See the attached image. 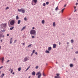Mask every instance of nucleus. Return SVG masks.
<instances>
[{
	"label": "nucleus",
	"instance_id": "obj_1",
	"mask_svg": "<svg viewBox=\"0 0 78 78\" xmlns=\"http://www.w3.org/2000/svg\"><path fill=\"white\" fill-rule=\"evenodd\" d=\"M30 34H34L36 35V31L34 30H32L30 32Z\"/></svg>",
	"mask_w": 78,
	"mask_h": 78
},
{
	"label": "nucleus",
	"instance_id": "obj_2",
	"mask_svg": "<svg viewBox=\"0 0 78 78\" xmlns=\"http://www.w3.org/2000/svg\"><path fill=\"white\" fill-rule=\"evenodd\" d=\"M36 75H38V78H41V76H42V74L41 73V72L39 71L38 72V73H37Z\"/></svg>",
	"mask_w": 78,
	"mask_h": 78
},
{
	"label": "nucleus",
	"instance_id": "obj_3",
	"mask_svg": "<svg viewBox=\"0 0 78 78\" xmlns=\"http://www.w3.org/2000/svg\"><path fill=\"white\" fill-rule=\"evenodd\" d=\"M18 11L19 12H22V13H25V11L24 9L22 8L20 9H18Z\"/></svg>",
	"mask_w": 78,
	"mask_h": 78
},
{
	"label": "nucleus",
	"instance_id": "obj_4",
	"mask_svg": "<svg viewBox=\"0 0 78 78\" xmlns=\"http://www.w3.org/2000/svg\"><path fill=\"white\" fill-rule=\"evenodd\" d=\"M37 0H32V5H35L36 3H37Z\"/></svg>",
	"mask_w": 78,
	"mask_h": 78
},
{
	"label": "nucleus",
	"instance_id": "obj_5",
	"mask_svg": "<svg viewBox=\"0 0 78 78\" xmlns=\"http://www.w3.org/2000/svg\"><path fill=\"white\" fill-rule=\"evenodd\" d=\"M15 23V20H12L10 22V24L11 25H14Z\"/></svg>",
	"mask_w": 78,
	"mask_h": 78
},
{
	"label": "nucleus",
	"instance_id": "obj_6",
	"mask_svg": "<svg viewBox=\"0 0 78 78\" xmlns=\"http://www.w3.org/2000/svg\"><path fill=\"white\" fill-rule=\"evenodd\" d=\"M7 25V24L6 23H5L4 24H1V27H6V25Z\"/></svg>",
	"mask_w": 78,
	"mask_h": 78
},
{
	"label": "nucleus",
	"instance_id": "obj_7",
	"mask_svg": "<svg viewBox=\"0 0 78 78\" xmlns=\"http://www.w3.org/2000/svg\"><path fill=\"white\" fill-rule=\"evenodd\" d=\"M28 60H29V59H28V58L27 57H25L24 58V61H28Z\"/></svg>",
	"mask_w": 78,
	"mask_h": 78
},
{
	"label": "nucleus",
	"instance_id": "obj_8",
	"mask_svg": "<svg viewBox=\"0 0 78 78\" xmlns=\"http://www.w3.org/2000/svg\"><path fill=\"white\" fill-rule=\"evenodd\" d=\"M56 44H53V48H56Z\"/></svg>",
	"mask_w": 78,
	"mask_h": 78
},
{
	"label": "nucleus",
	"instance_id": "obj_9",
	"mask_svg": "<svg viewBox=\"0 0 78 78\" xmlns=\"http://www.w3.org/2000/svg\"><path fill=\"white\" fill-rule=\"evenodd\" d=\"M32 75H33L34 76V75H36V73H35V72L33 71L32 73Z\"/></svg>",
	"mask_w": 78,
	"mask_h": 78
},
{
	"label": "nucleus",
	"instance_id": "obj_10",
	"mask_svg": "<svg viewBox=\"0 0 78 78\" xmlns=\"http://www.w3.org/2000/svg\"><path fill=\"white\" fill-rule=\"evenodd\" d=\"M1 60H2V63H3V61H4V57H2L1 59Z\"/></svg>",
	"mask_w": 78,
	"mask_h": 78
},
{
	"label": "nucleus",
	"instance_id": "obj_11",
	"mask_svg": "<svg viewBox=\"0 0 78 78\" xmlns=\"http://www.w3.org/2000/svg\"><path fill=\"white\" fill-rule=\"evenodd\" d=\"M26 28V27H24L21 30V31H22L23 30H25Z\"/></svg>",
	"mask_w": 78,
	"mask_h": 78
},
{
	"label": "nucleus",
	"instance_id": "obj_12",
	"mask_svg": "<svg viewBox=\"0 0 78 78\" xmlns=\"http://www.w3.org/2000/svg\"><path fill=\"white\" fill-rule=\"evenodd\" d=\"M48 50H49V51H50V50H51V47H49L48 48Z\"/></svg>",
	"mask_w": 78,
	"mask_h": 78
},
{
	"label": "nucleus",
	"instance_id": "obj_13",
	"mask_svg": "<svg viewBox=\"0 0 78 78\" xmlns=\"http://www.w3.org/2000/svg\"><path fill=\"white\" fill-rule=\"evenodd\" d=\"M4 75H5L4 74H2V75L0 76V77H1V78H3Z\"/></svg>",
	"mask_w": 78,
	"mask_h": 78
},
{
	"label": "nucleus",
	"instance_id": "obj_14",
	"mask_svg": "<svg viewBox=\"0 0 78 78\" xmlns=\"http://www.w3.org/2000/svg\"><path fill=\"white\" fill-rule=\"evenodd\" d=\"M42 23L43 24H44V23H45V21L44 20H42Z\"/></svg>",
	"mask_w": 78,
	"mask_h": 78
},
{
	"label": "nucleus",
	"instance_id": "obj_15",
	"mask_svg": "<svg viewBox=\"0 0 78 78\" xmlns=\"http://www.w3.org/2000/svg\"><path fill=\"white\" fill-rule=\"evenodd\" d=\"M14 27H11L10 28V30H13V29H14Z\"/></svg>",
	"mask_w": 78,
	"mask_h": 78
},
{
	"label": "nucleus",
	"instance_id": "obj_16",
	"mask_svg": "<svg viewBox=\"0 0 78 78\" xmlns=\"http://www.w3.org/2000/svg\"><path fill=\"white\" fill-rule=\"evenodd\" d=\"M21 22V21H20V20H19L18 21V24H20V23Z\"/></svg>",
	"mask_w": 78,
	"mask_h": 78
},
{
	"label": "nucleus",
	"instance_id": "obj_17",
	"mask_svg": "<svg viewBox=\"0 0 78 78\" xmlns=\"http://www.w3.org/2000/svg\"><path fill=\"white\" fill-rule=\"evenodd\" d=\"M55 78H61L59 76H55Z\"/></svg>",
	"mask_w": 78,
	"mask_h": 78
},
{
	"label": "nucleus",
	"instance_id": "obj_18",
	"mask_svg": "<svg viewBox=\"0 0 78 78\" xmlns=\"http://www.w3.org/2000/svg\"><path fill=\"white\" fill-rule=\"evenodd\" d=\"M1 33V32L0 31V37H1L3 35V34H0Z\"/></svg>",
	"mask_w": 78,
	"mask_h": 78
},
{
	"label": "nucleus",
	"instance_id": "obj_19",
	"mask_svg": "<svg viewBox=\"0 0 78 78\" xmlns=\"http://www.w3.org/2000/svg\"><path fill=\"white\" fill-rule=\"evenodd\" d=\"M16 20H18V19H19V16H16Z\"/></svg>",
	"mask_w": 78,
	"mask_h": 78
},
{
	"label": "nucleus",
	"instance_id": "obj_20",
	"mask_svg": "<svg viewBox=\"0 0 78 78\" xmlns=\"http://www.w3.org/2000/svg\"><path fill=\"white\" fill-rule=\"evenodd\" d=\"M64 9H63L62 10V11H61L62 13L63 12H64Z\"/></svg>",
	"mask_w": 78,
	"mask_h": 78
},
{
	"label": "nucleus",
	"instance_id": "obj_21",
	"mask_svg": "<svg viewBox=\"0 0 78 78\" xmlns=\"http://www.w3.org/2000/svg\"><path fill=\"white\" fill-rule=\"evenodd\" d=\"M18 71H20L21 70V68L20 67L18 69Z\"/></svg>",
	"mask_w": 78,
	"mask_h": 78
},
{
	"label": "nucleus",
	"instance_id": "obj_22",
	"mask_svg": "<svg viewBox=\"0 0 78 78\" xmlns=\"http://www.w3.org/2000/svg\"><path fill=\"white\" fill-rule=\"evenodd\" d=\"M30 66H29L28 67L27 69L26 70V71H27V70H28V69H30Z\"/></svg>",
	"mask_w": 78,
	"mask_h": 78
},
{
	"label": "nucleus",
	"instance_id": "obj_23",
	"mask_svg": "<svg viewBox=\"0 0 78 78\" xmlns=\"http://www.w3.org/2000/svg\"><path fill=\"white\" fill-rule=\"evenodd\" d=\"M73 66V64H70V66L71 67H72Z\"/></svg>",
	"mask_w": 78,
	"mask_h": 78
},
{
	"label": "nucleus",
	"instance_id": "obj_24",
	"mask_svg": "<svg viewBox=\"0 0 78 78\" xmlns=\"http://www.w3.org/2000/svg\"><path fill=\"white\" fill-rule=\"evenodd\" d=\"M55 25H56V24H55V23L54 22L53 23V27H55Z\"/></svg>",
	"mask_w": 78,
	"mask_h": 78
},
{
	"label": "nucleus",
	"instance_id": "obj_25",
	"mask_svg": "<svg viewBox=\"0 0 78 78\" xmlns=\"http://www.w3.org/2000/svg\"><path fill=\"white\" fill-rule=\"evenodd\" d=\"M45 52L47 53H50V52L48 51H47V50Z\"/></svg>",
	"mask_w": 78,
	"mask_h": 78
},
{
	"label": "nucleus",
	"instance_id": "obj_26",
	"mask_svg": "<svg viewBox=\"0 0 78 78\" xmlns=\"http://www.w3.org/2000/svg\"><path fill=\"white\" fill-rule=\"evenodd\" d=\"M12 72H13V69H12L11 70V73H12Z\"/></svg>",
	"mask_w": 78,
	"mask_h": 78
},
{
	"label": "nucleus",
	"instance_id": "obj_27",
	"mask_svg": "<svg viewBox=\"0 0 78 78\" xmlns=\"http://www.w3.org/2000/svg\"><path fill=\"white\" fill-rule=\"evenodd\" d=\"M58 7L57 6L55 8V10L56 11V10H58Z\"/></svg>",
	"mask_w": 78,
	"mask_h": 78
},
{
	"label": "nucleus",
	"instance_id": "obj_28",
	"mask_svg": "<svg viewBox=\"0 0 78 78\" xmlns=\"http://www.w3.org/2000/svg\"><path fill=\"white\" fill-rule=\"evenodd\" d=\"M31 45H32V44H30L27 47H31Z\"/></svg>",
	"mask_w": 78,
	"mask_h": 78
},
{
	"label": "nucleus",
	"instance_id": "obj_29",
	"mask_svg": "<svg viewBox=\"0 0 78 78\" xmlns=\"http://www.w3.org/2000/svg\"><path fill=\"white\" fill-rule=\"evenodd\" d=\"M46 5H48V4H49V2H46Z\"/></svg>",
	"mask_w": 78,
	"mask_h": 78
},
{
	"label": "nucleus",
	"instance_id": "obj_30",
	"mask_svg": "<svg viewBox=\"0 0 78 78\" xmlns=\"http://www.w3.org/2000/svg\"><path fill=\"white\" fill-rule=\"evenodd\" d=\"M56 75L57 76H59V74H57Z\"/></svg>",
	"mask_w": 78,
	"mask_h": 78
},
{
	"label": "nucleus",
	"instance_id": "obj_31",
	"mask_svg": "<svg viewBox=\"0 0 78 78\" xmlns=\"http://www.w3.org/2000/svg\"><path fill=\"white\" fill-rule=\"evenodd\" d=\"M71 43H73V40H71Z\"/></svg>",
	"mask_w": 78,
	"mask_h": 78
},
{
	"label": "nucleus",
	"instance_id": "obj_32",
	"mask_svg": "<svg viewBox=\"0 0 78 78\" xmlns=\"http://www.w3.org/2000/svg\"><path fill=\"white\" fill-rule=\"evenodd\" d=\"M43 6H45V5H46L45 4V3H43Z\"/></svg>",
	"mask_w": 78,
	"mask_h": 78
},
{
	"label": "nucleus",
	"instance_id": "obj_33",
	"mask_svg": "<svg viewBox=\"0 0 78 78\" xmlns=\"http://www.w3.org/2000/svg\"><path fill=\"white\" fill-rule=\"evenodd\" d=\"M39 67V66H37L36 67V68L37 69H38V68Z\"/></svg>",
	"mask_w": 78,
	"mask_h": 78
},
{
	"label": "nucleus",
	"instance_id": "obj_34",
	"mask_svg": "<svg viewBox=\"0 0 78 78\" xmlns=\"http://www.w3.org/2000/svg\"><path fill=\"white\" fill-rule=\"evenodd\" d=\"M35 51V50H34L33 51L32 53H34Z\"/></svg>",
	"mask_w": 78,
	"mask_h": 78
},
{
	"label": "nucleus",
	"instance_id": "obj_35",
	"mask_svg": "<svg viewBox=\"0 0 78 78\" xmlns=\"http://www.w3.org/2000/svg\"><path fill=\"white\" fill-rule=\"evenodd\" d=\"M24 20H25L26 21H27V18L25 17V18H24Z\"/></svg>",
	"mask_w": 78,
	"mask_h": 78
},
{
	"label": "nucleus",
	"instance_id": "obj_36",
	"mask_svg": "<svg viewBox=\"0 0 78 78\" xmlns=\"http://www.w3.org/2000/svg\"><path fill=\"white\" fill-rule=\"evenodd\" d=\"M9 9V7H7L6 8V9Z\"/></svg>",
	"mask_w": 78,
	"mask_h": 78
},
{
	"label": "nucleus",
	"instance_id": "obj_37",
	"mask_svg": "<svg viewBox=\"0 0 78 78\" xmlns=\"http://www.w3.org/2000/svg\"><path fill=\"white\" fill-rule=\"evenodd\" d=\"M2 32H5V30H1Z\"/></svg>",
	"mask_w": 78,
	"mask_h": 78
},
{
	"label": "nucleus",
	"instance_id": "obj_38",
	"mask_svg": "<svg viewBox=\"0 0 78 78\" xmlns=\"http://www.w3.org/2000/svg\"><path fill=\"white\" fill-rule=\"evenodd\" d=\"M35 55H37V52H36L35 53Z\"/></svg>",
	"mask_w": 78,
	"mask_h": 78
},
{
	"label": "nucleus",
	"instance_id": "obj_39",
	"mask_svg": "<svg viewBox=\"0 0 78 78\" xmlns=\"http://www.w3.org/2000/svg\"><path fill=\"white\" fill-rule=\"evenodd\" d=\"M66 6H67V5L66 4H65L64 6V8H65V7H66Z\"/></svg>",
	"mask_w": 78,
	"mask_h": 78
},
{
	"label": "nucleus",
	"instance_id": "obj_40",
	"mask_svg": "<svg viewBox=\"0 0 78 78\" xmlns=\"http://www.w3.org/2000/svg\"><path fill=\"white\" fill-rule=\"evenodd\" d=\"M43 75L44 76H45V75H44V72L43 73Z\"/></svg>",
	"mask_w": 78,
	"mask_h": 78
},
{
	"label": "nucleus",
	"instance_id": "obj_41",
	"mask_svg": "<svg viewBox=\"0 0 78 78\" xmlns=\"http://www.w3.org/2000/svg\"><path fill=\"white\" fill-rule=\"evenodd\" d=\"M32 38H34V37L33 36H32Z\"/></svg>",
	"mask_w": 78,
	"mask_h": 78
},
{
	"label": "nucleus",
	"instance_id": "obj_42",
	"mask_svg": "<svg viewBox=\"0 0 78 78\" xmlns=\"http://www.w3.org/2000/svg\"><path fill=\"white\" fill-rule=\"evenodd\" d=\"M75 53H76V54H78V51H77Z\"/></svg>",
	"mask_w": 78,
	"mask_h": 78
},
{
	"label": "nucleus",
	"instance_id": "obj_43",
	"mask_svg": "<svg viewBox=\"0 0 78 78\" xmlns=\"http://www.w3.org/2000/svg\"><path fill=\"white\" fill-rule=\"evenodd\" d=\"M3 67V66H2L1 67H0V69H2Z\"/></svg>",
	"mask_w": 78,
	"mask_h": 78
},
{
	"label": "nucleus",
	"instance_id": "obj_44",
	"mask_svg": "<svg viewBox=\"0 0 78 78\" xmlns=\"http://www.w3.org/2000/svg\"><path fill=\"white\" fill-rule=\"evenodd\" d=\"M8 62H9V60H8L7 61V62L8 63Z\"/></svg>",
	"mask_w": 78,
	"mask_h": 78
},
{
	"label": "nucleus",
	"instance_id": "obj_45",
	"mask_svg": "<svg viewBox=\"0 0 78 78\" xmlns=\"http://www.w3.org/2000/svg\"><path fill=\"white\" fill-rule=\"evenodd\" d=\"M7 36H9V34H7Z\"/></svg>",
	"mask_w": 78,
	"mask_h": 78
},
{
	"label": "nucleus",
	"instance_id": "obj_46",
	"mask_svg": "<svg viewBox=\"0 0 78 78\" xmlns=\"http://www.w3.org/2000/svg\"><path fill=\"white\" fill-rule=\"evenodd\" d=\"M78 5V3H76V5Z\"/></svg>",
	"mask_w": 78,
	"mask_h": 78
},
{
	"label": "nucleus",
	"instance_id": "obj_47",
	"mask_svg": "<svg viewBox=\"0 0 78 78\" xmlns=\"http://www.w3.org/2000/svg\"><path fill=\"white\" fill-rule=\"evenodd\" d=\"M12 38H11L10 39V41H12Z\"/></svg>",
	"mask_w": 78,
	"mask_h": 78
},
{
	"label": "nucleus",
	"instance_id": "obj_48",
	"mask_svg": "<svg viewBox=\"0 0 78 78\" xmlns=\"http://www.w3.org/2000/svg\"><path fill=\"white\" fill-rule=\"evenodd\" d=\"M58 44L59 45H61V42H59Z\"/></svg>",
	"mask_w": 78,
	"mask_h": 78
},
{
	"label": "nucleus",
	"instance_id": "obj_49",
	"mask_svg": "<svg viewBox=\"0 0 78 78\" xmlns=\"http://www.w3.org/2000/svg\"><path fill=\"white\" fill-rule=\"evenodd\" d=\"M10 44H12V41H10Z\"/></svg>",
	"mask_w": 78,
	"mask_h": 78
},
{
	"label": "nucleus",
	"instance_id": "obj_50",
	"mask_svg": "<svg viewBox=\"0 0 78 78\" xmlns=\"http://www.w3.org/2000/svg\"><path fill=\"white\" fill-rule=\"evenodd\" d=\"M34 53H33V52H32L31 54V56H32V55H33Z\"/></svg>",
	"mask_w": 78,
	"mask_h": 78
},
{
	"label": "nucleus",
	"instance_id": "obj_51",
	"mask_svg": "<svg viewBox=\"0 0 78 78\" xmlns=\"http://www.w3.org/2000/svg\"><path fill=\"white\" fill-rule=\"evenodd\" d=\"M75 60H76V58H74L73 59V60L74 61H75Z\"/></svg>",
	"mask_w": 78,
	"mask_h": 78
},
{
	"label": "nucleus",
	"instance_id": "obj_52",
	"mask_svg": "<svg viewBox=\"0 0 78 78\" xmlns=\"http://www.w3.org/2000/svg\"><path fill=\"white\" fill-rule=\"evenodd\" d=\"M32 29H33V30H34V27H32Z\"/></svg>",
	"mask_w": 78,
	"mask_h": 78
},
{
	"label": "nucleus",
	"instance_id": "obj_53",
	"mask_svg": "<svg viewBox=\"0 0 78 78\" xmlns=\"http://www.w3.org/2000/svg\"><path fill=\"white\" fill-rule=\"evenodd\" d=\"M25 43H23V45H25Z\"/></svg>",
	"mask_w": 78,
	"mask_h": 78
},
{
	"label": "nucleus",
	"instance_id": "obj_54",
	"mask_svg": "<svg viewBox=\"0 0 78 78\" xmlns=\"http://www.w3.org/2000/svg\"><path fill=\"white\" fill-rule=\"evenodd\" d=\"M16 41H17V40H15L14 42H16Z\"/></svg>",
	"mask_w": 78,
	"mask_h": 78
},
{
	"label": "nucleus",
	"instance_id": "obj_55",
	"mask_svg": "<svg viewBox=\"0 0 78 78\" xmlns=\"http://www.w3.org/2000/svg\"><path fill=\"white\" fill-rule=\"evenodd\" d=\"M3 41V40H1V42H2Z\"/></svg>",
	"mask_w": 78,
	"mask_h": 78
},
{
	"label": "nucleus",
	"instance_id": "obj_56",
	"mask_svg": "<svg viewBox=\"0 0 78 78\" xmlns=\"http://www.w3.org/2000/svg\"><path fill=\"white\" fill-rule=\"evenodd\" d=\"M12 74L13 75H14V72Z\"/></svg>",
	"mask_w": 78,
	"mask_h": 78
},
{
	"label": "nucleus",
	"instance_id": "obj_57",
	"mask_svg": "<svg viewBox=\"0 0 78 78\" xmlns=\"http://www.w3.org/2000/svg\"><path fill=\"white\" fill-rule=\"evenodd\" d=\"M75 8H76V7H74V9H76Z\"/></svg>",
	"mask_w": 78,
	"mask_h": 78
},
{
	"label": "nucleus",
	"instance_id": "obj_58",
	"mask_svg": "<svg viewBox=\"0 0 78 78\" xmlns=\"http://www.w3.org/2000/svg\"><path fill=\"white\" fill-rule=\"evenodd\" d=\"M2 37H4V35H2Z\"/></svg>",
	"mask_w": 78,
	"mask_h": 78
},
{
	"label": "nucleus",
	"instance_id": "obj_59",
	"mask_svg": "<svg viewBox=\"0 0 78 78\" xmlns=\"http://www.w3.org/2000/svg\"><path fill=\"white\" fill-rule=\"evenodd\" d=\"M76 11V9H75V10L74 11V12H75Z\"/></svg>",
	"mask_w": 78,
	"mask_h": 78
},
{
	"label": "nucleus",
	"instance_id": "obj_60",
	"mask_svg": "<svg viewBox=\"0 0 78 78\" xmlns=\"http://www.w3.org/2000/svg\"><path fill=\"white\" fill-rule=\"evenodd\" d=\"M30 76H29V78H30Z\"/></svg>",
	"mask_w": 78,
	"mask_h": 78
},
{
	"label": "nucleus",
	"instance_id": "obj_61",
	"mask_svg": "<svg viewBox=\"0 0 78 78\" xmlns=\"http://www.w3.org/2000/svg\"><path fill=\"white\" fill-rule=\"evenodd\" d=\"M46 66H47V65H48V64L46 63Z\"/></svg>",
	"mask_w": 78,
	"mask_h": 78
},
{
	"label": "nucleus",
	"instance_id": "obj_62",
	"mask_svg": "<svg viewBox=\"0 0 78 78\" xmlns=\"http://www.w3.org/2000/svg\"><path fill=\"white\" fill-rule=\"evenodd\" d=\"M9 70H11V69H10Z\"/></svg>",
	"mask_w": 78,
	"mask_h": 78
},
{
	"label": "nucleus",
	"instance_id": "obj_63",
	"mask_svg": "<svg viewBox=\"0 0 78 78\" xmlns=\"http://www.w3.org/2000/svg\"><path fill=\"white\" fill-rule=\"evenodd\" d=\"M0 60H1V59L0 58Z\"/></svg>",
	"mask_w": 78,
	"mask_h": 78
},
{
	"label": "nucleus",
	"instance_id": "obj_64",
	"mask_svg": "<svg viewBox=\"0 0 78 78\" xmlns=\"http://www.w3.org/2000/svg\"><path fill=\"white\" fill-rule=\"evenodd\" d=\"M56 64H58V63L57 62V63H56Z\"/></svg>",
	"mask_w": 78,
	"mask_h": 78
}]
</instances>
